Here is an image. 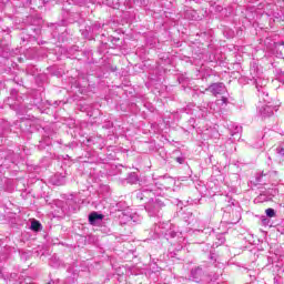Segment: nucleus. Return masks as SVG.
<instances>
[{
  "mask_svg": "<svg viewBox=\"0 0 284 284\" xmlns=\"http://www.w3.org/2000/svg\"><path fill=\"white\" fill-rule=\"evenodd\" d=\"M258 97L262 99V101L257 104V114L262 116V119H267L270 116L274 115L275 112L278 111V106H274L271 104L267 92L261 91V89H257Z\"/></svg>",
  "mask_w": 284,
  "mask_h": 284,
  "instance_id": "f257e3e1",
  "label": "nucleus"
},
{
  "mask_svg": "<svg viewBox=\"0 0 284 284\" xmlns=\"http://www.w3.org/2000/svg\"><path fill=\"white\" fill-rule=\"evenodd\" d=\"M165 207V203L159 197H151L148 201L144 209L148 212L149 216H159L161 214V210Z\"/></svg>",
  "mask_w": 284,
  "mask_h": 284,
  "instance_id": "f03ea898",
  "label": "nucleus"
},
{
  "mask_svg": "<svg viewBox=\"0 0 284 284\" xmlns=\"http://www.w3.org/2000/svg\"><path fill=\"white\" fill-rule=\"evenodd\" d=\"M278 181V172L276 171H262L256 175V183L267 185V183H276Z\"/></svg>",
  "mask_w": 284,
  "mask_h": 284,
  "instance_id": "7ed1b4c3",
  "label": "nucleus"
},
{
  "mask_svg": "<svg viewBox=\"0 0 284 284\" xmlns=\"http://www.w3.org/2000/svg\"><path fill=\"white\" fill-rule=\"evenodd\" d=\"M155 196H156V193H154V189H151L148 186L143 187L136 193V199H139L140 201H145V200L152 201V199H156Z\"/></svg>",
  "mask_w": 284,
  "mask_h": 284,
  "instance_id": "20e7f679",
  "label": "nucleus"
},
{
  "mask_svg": "<svg viewBox=\"0 0 284 284\" xmlns=\"http://www.w3.org/2000/svg\"><path fill=\"white\" fill-rule=\"evenodd\" d=\"M214 97H217V94H223L225 92V84L223 82H216L209 87V89Z\"/></svg>",
  "mask_w": 284,
  "mask_h": 284,
  "instance_id": "39448f33",
  "label": "nucleus"
},
{
  "mask_svg": "<svg viewBox=\"0 0 284 284\" xmlns=\"http://www.w3.org/2000/svg\"><path fill=\"white\" fill-rule=\"evenodd\" d=\"M205 276V273L203 272V268L195 267L191 271V278L195 283H201L203 281V277Z\"/></svg>",
  "mask_w": 284,
  "mask_h": 284,
  "instance_id": "423d86ee",
  "label": "nucleus"
},
{
  "mask_svg": "<svg viewBox=\"0 0 284 284\" xmlns=\"http://www.w3.org/2000/svg\"><path fill=\"white\" fill-rule=\"evenodd\" d=\"M101 221H103V214H100L98 212H92L89 215V223L91 225H98V223H101Z\"/></svg>",
  "mask_w": 284,
  "mask_h": 284,
  "instance_id": "0eeeda50",
  "label": "nucleus"
},
{
  "mask_svg": "<svg viewBox=\"0 0 284 284\" xmlns=\"http://www.w3.org/2000/svg\"><path fill=\"white\" fill-rule=\"evenodd\" d=\"M136 181H139L136 173H130L128 176V183L134 184Z\"/></svg>",
  "mask_w": 284,
  "mask_h": 284,
  "instance_id": "6e6552de",
  "label": "nucleus"
},
{
  "mask_svg": "<svg viewBox=\"0 0 284 284\" xmlns=\"http://www.w3.org/2000/svg\"><path fill=\"white\" fill-rule=\"evenodd\" d=\"M31 230H33V232H39L41 230V223H39V221H33L31 223Z\"/></svg>",
  "mask_w": 284,
  "mask_h": 284,
  "instance_id": "1a4fd4ad",
  "label": "nucleus"
},
{
  "mask_svg": "<svg viewBox=\"0 0 284 284\" xmlns=\"http://www.w3.org/2000/svg\"><path fill=\"white\" fill-rule=\"evenodd\" d=\"M93 34H99V30H101V24H92L91 28H89Z\"/></svg>",
  "mask_w": 284,
  "mask_h": 284,
  "instance_id": "9d476101",
  "label": "nucleus"
},
{
  "mask_svg": "<svg viewBox=\"0 0 284 284\" xmlns=\"http://www.w3.org/2000/svg\"><path fill=\"white\" fill-rule=\"evenodd\" d=\"M265 214L268 219H274V216H276V211H274V209H266Z\"/></svg>",
  "mask_w": 284,
  "mask_h": 284,
  "instance_id": "9b49d317",
  "label": "nucleus"
},
{
  "mask_svg": "<svg viewBox=\"0 0 284 284\" xmlns=\"http://www.w3.org/2000/svg\"><path fill=\"white\" fill-rule=\"evenodd\" d=\"M110 8H119V0H106Z\"/></svg>",
  "mask_w": 284,
  "mask_h": 284,
  "instance_id": "f8f14e48",
  "label": "nucleus"
},
{
  "mask_svg": "<svg viewBox=\"0 0 284 284\" xmlns=\"http://www.w3.org/2000/svg\"><path fill=\"white\" fill-rule=\"evenodd\" d=\"M274 284H284V277L277 275L276 277H274Z\"/></svg>",
  "mask_w": 284,
  "mask_h": 284,
  "instance_id": "ddd939ff",
  "label": "nucleus"
},
{
  "mask_svg": "<svg viewBox=\"0 0 284 284\" xmlns=\"http://www.w3.org/2000/svg\"><path fill=\"white\" fill-rule=\"evenodd\" d=\"M178 163H180V165H183L185 163V159L183 158H176Z\"/></svg>",
  "mask_w": 284,
  "mask_h": 284,
  "instance_id": "4468645a",
  "label": "nucleus"
},
{
  "mask_svg": "<svg viewBox=\"0 0 284 284\" xmlns=\"http://www.w3.org/2000/svg\"><path fill=\"white\" fill-rule=\"evenodd\" d=\"M219 241H220V244L223 245V243H225V237L223 235H220Z\"/></svg>",
  "mask_w": 284,
  "mask_h": 284,
  "instance_id": "2eb2a0df",
  "label": "nucleus"
},
{
  "mask_svg": "<svg viewBox=\"0 0 284 284\" xmlns=\"http://www.w3.org/2000/svg\"><path fill=\"white\" fill-rule=\"evenodd\" d=\"M222 102H223V103H227V98L222 97Z\"/></svg>",
  "mask_w": 284,
  "mask_h": 284,
  "instance_id": "dca6fc26",
  "label": "nucleus"
},
{
  "mask_svg": "<svg viewBox=\"0 0 284 284\" xmlns=\"http://www.w3.org/2000/svg\"><path fill=\"white\" fill-rule=\"evenodd\" d=\"M155 233L156 234H163V231H160V230L155 229Z\"/></svg>",
  "mask_w": 284,
  "mask_h": 284,
  "instance_id": "f3484780",
  "label": "nucleus"
},
{
  "mask_svg": "<svg viewBox=\"0 0 284 284\" xmlns=\"http://www.w3.org/2000/svg\"><path fill=\"white\" fill-rule=\"evenodd\" d=\"M277 45H284V42L282 41V42H277Z\"/></svg>",
  "mask_w": 284,
  "mask_h": 284,
  "instance_id": "a211bd4d",
  "label": "nucleus"
},
{
  "mask_svg": "<svg viewBox=\"0 0 284 284\" xmlns=\"http://www.w3.org/2000/svg\"><path fill=\"white\" fill-rule=\"evenodd\" d=\"M241 130H242L241 128H236V132H241Z\"/></svg>",
  "mask_w": 284,
  "mask_h": 284,
  "instance_id": "6ab92c4d",
  "label": "nucleus"
},
{
  "mask_svg": "<svg viewBox=\"0 0 284 284\" xmlns=\"http://www.w3.org/2000/svg\"><path fill=\"white\" fill-rule=\"evenodd\" d=\"M171 236H173V237L176 236V233H171Z\"/></svg>",
  "mask_w": 284,
  "mask_h": 284,
  "instance_id": "aec40b11",
  "label": "nucleus"
},
{
  "mask_svg": "<svg viewBox=\"0 0 284 284\" xmlns=\"http://www.w3.org/2000/svg\"><path fill=\"white\" fill-rule=\"evenodd\" d=\"M112 72H116V68H113V69H112Z\"/></svg>",
  "mask_w": 284,
  "mask_h": 284,
  "instance_id": "412c9836",
  "label": "nucleus"
},
{
  "mask_svg": "<svg viewBox=\"0 0 284 284\" xmlns=\"http://www.w3.org/2000/svg\"><path fill=\"white\" fill-rule=\"evenodd\" d=\"M211 261H214V255H211Z\"/></svg>",
  "mask_w": 284,
  "mask_h": 284,
  "instance_id": "4be33fe9",
  "label": "nucleus"
},
{
  "mask_svg": "<svg viewBox=\"0 0 284 284\" xmlns=\"http://www.w3.org/2000/svg\"><path fill=\"white\" fill-rule=\"evenodd\" d=\"M253 275V273H248V276H252Z\"/></svg>",
  "mask_w": 284,
  "mask_h": 284,
  "instance_id": "5701e85b",
  "label": "nucleus"
},
{
  "mask_svg": "<svg viewBox=\"0 0 284 284\" xmlns=\"http://www.w3.org/2000/svg\"><path fill=\"white\" fill-rule=\"evenodd\" d=\"M253 275V273H248V276H252Z\"/></svg>",
  "mask_w": 284,
  "mask_h": 284,
  "instance_id": "b1692460",
  "label": "nucleus"
},
{
  "mask_svg": "<svg viewBox=\"0 0 284 284\" xmlns=\"http://www.w3.org/2000/svg\"><path fill=\"white\" fill-rule=\"evenodd\" d=\"M283 1V3H284V0H282Z\"/></svg>",
  "mask_w": 284,
  "mask_h": 284,
  "instance_id": "393cba45",
  "label": "nucleus"
}]
</instances>
